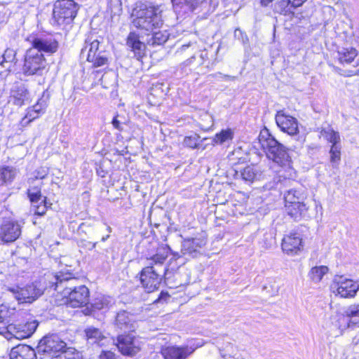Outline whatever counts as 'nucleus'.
I'll return each instance as SVG.
<instances>
[{
  "mask_svg": "<svg viewBox=\"0 0 359 359\" xmlns=\"http://www.w3.org/2000/svg\"><path fill=\"white\" fill-rule=\"evenodd\" d=\"M162 10L158 5L142 4L133 11L134 27L145 32H153L163 25Z\"/></svg>",
  "mask_w": 359,
  "mask_h": 359,
  "instance_id": "obj_1",
  "label": "nucleus"
},
{
  "mask_svg": "<svg viewBox=\"0 0 359 359\" xmlns=\"http://www.w3.org/2000/svg\"><path fill=\"white\" fill-rule=\"evenodd\" d=\"M259 140L268 158L283 168H291L292 159L287 149L283 144L276 140L268 130L260 133Z\"/></svg>",
  "mask_w": 359,
  "mask_h": 359,
  "instance_id": "obj_2",
  "label": "nucleus"
},
{
  "mask_svg": "<svg viewBox=\"0 0 359 359\" xmlns=\"http://www.w3.org/2000/svg\"><path fill=\"white\" fill-rule=\"evenodd\" d=\"M79 5L73 0H58L53 11V23L65 27L72 23L77 15Z\"/></svg>",
  "mask_w": 359,
  "mask_h": 359,
  "instance_id": "obj_3",
  "label": "nucleus"
},
{
  "mask_svg": "<svg viewBox=\"0 0 359 359\" xmlns=\"http://www.w3.org/2000/svg\"><path fill=\"white\" fill-rule=\"evenodd\" d=\"M44 283L48 282V287L53 289L66 297L69 291H73L79 287L77 283L79 279L72 276L70 273L60 272L55 275L53 273L46 274L43 278Z\"/></svg>",
  "mask_w": 359,
  "mask_h": 359,
  "instance_id": "obj_4",
  "label": "nucleus"
},
{
  "mask_svg": "<svg viewBox=\"0 0 359 359\" xmlns=\"http://www.w3.org/2000/svg\"><path fill=\"white\" fill-rule=\"evenodd\" d=\"M48 287V283L44 287L40 282H34L30 285H27L23 287L18 285L8 287V291L11 292L14 298L19 303H32L38 299L45 290Z\"/></svg>",
  "mask_w": 359,
  "mask_h": 359,
  "instance_id": "obj_5",
  "label": "nucleus"
},
{
  "mask_svg": "<svg viewBox=\"0 0 359 359\" xmlns=\"http://www.w3.org/2000/svg\"><path fill=\"white\" fill-rule=\"evenodd\" d=\"M3 316L0 315V325H4ZM39 325L38 322L36 320L31 321H26L25 323H10L6 326H1L0 329H4L5 331H0L1 334H6V337L12 338L14 337L18 339H23L31 337L33 333L36 331Z\"/></svg>",
  "mask_w": 359,
  "mask_h": 359,
  "instance_id": "obj_6",
  "label": "nucleus"
},
{
  "mask_svg": "<svg viewBox=\"0 0 359 359\" xmlns=\"http://www.w3.org/2000/svg\"><path fill=\"white\" fill-rule=\"evenodd\" d=\"M168 270L167 267L159 270L153 266L152 263H149V266L144 267L139 273L142 287L147 292H151L157 290Z\"/></svg>",
  "mask_w": 359,
  "mask_h": 359,
  "instance_id": "obj_7",
  "label": "nucleus"
},
{
  "mask_svg": "<svg viewBox=\"0 0 359 359\" xmlns=\"http://www.w3.org/2000/svg\"><path fill=\"white\" fill-rule=\"evenodd\" d=\"M46 67V60L41 53L29 48L25 53L22 72L26 76L42 75Z\"/></svg>",
  "mask_w": 359,
  "mask_h": 359,
  "instance_id": "obj_8",
  "label": "nucleus"
},
{
  "mask_svg": "<svg viewBox=\"0 0 359 359\" xmlns=\"http://www.w3.org/2000/svg\"><path fill=\"white\" fill-rule=\"evenodd\" d=\"M330 287L335 295L341 298H353L359 290V283L337 275L334 276Z\"/></svg>",
  "mask_w": 359,
  "mask_h": 359,
  "instance_id": "obj_9",
  "label": "nucleus"
},
{
  "mask_svg": "<svg viewBox=\"0 0 359 359\" xmlns=\"http://www.w3.org/2000/svg\"><path fill=\"white\" fill-rule=\"evenodd\" d=\"M66 346L67 344L57 334H52L43 337L37 348L39 353L47 354L52 359L53 356L67 351Z\"/></svg>",
  "mask_w": 359,
  "mask_h": 359,
  "instance_id": "obj_10",
  "label": "nucleus"
},
{
  "mask_svg": "<svg viewBox=\"0 0 359 359\" xmlns=\"http://www.w3.org/2000/svg\"><path fill=\"white\" fill-rule=\"evenodd\" d=\"M116 345L123 355L128 356L136 355L141 349V342L134 332H123L118 334Z\"/></svg>",
  "mask_w": 359,
  "mask_h": 359,
  "instance_id": "obj_11",
  "label": "nucleus"
},
{
  "mask_svg": "<svg viewBox=\"0 0 359 359\" xmlns=\"http://www.w3.org/2000/svg\"><path fill=\"white\" fill-rule=\"evenodd\" d=\"M28 40L32 44L31 48H34L43 54L52 55L56 53L59 48L58 41L50 34L34 36Z\"/></svg>",
  "mask_w": 359,
  "mask_h": 359,
  "instance_id": "obj_12",
  "label": "nucleus"
},
{
  "mask_svg": "<svg viewBox=\"0 0 359 359\" xmlns=\"http://www.w3.org/2000/svg\"><path fill=\"white\" fill-rule=\"evenodd\" d=\"M22 225L18 221H4L0 224V245L9 244L20 238Z\"/></svg>",
  "mask_w": 359,
  "mask_h": 359,
  "instance_id": "obj_13",
  "label": "nucleus"
},
{
  "mask_svg": "<svg viewBox=\"0 0 359 359\" xmlns=\"http://www.w3.org/2000/svg\"><path fill=\"white\" fill-rule=\"evenodd\" d=\"M207 241L204 236L184 238L182 243L181 254L196 257L201 255V250L206 245Z\"/></svg>",
  "mask_w": 359,
  "mask_h": 359,
  "instance_id": "obj_14",
  "label": "nucleus"
},
{
  "mask_svg": "<svg viewBox=\"0 0 359 359\" xmlns=\"http://www.w3.org/2000/svg\"><path fill=\"white\" fill-rule=\"evenodd\" d=\"M65 297L67 304L72 308L84 306L89 302V290L85 285H79L75 290L69 291Z\"/></svg>",
  "mask_w": 359,
  "mask_h": 359,
  "instance_id": "obj_15",
  "label": "nucleus"
},
{
  "mask_svg": "<svg viewBox=\"0 0 359 359\" xmlns=\"http://www.w3.org/2000/svg\"><path fill=\"white\" fill-rule=\"evenodd\" d=\"M276 122L280 130L290 135L298 133L297 120L289 115H287L283 110L278 111L276 114Z\"/></svg>",
  "mask_w": 359,
  "mask_h": 359,
  "instance_id": "obj_16",
  "label": "nucleus"
},
{
  "mask_svg": "<svg viewBox=\"0 0 359 359\" xmlns=\"http://www.w3.org/2000/svg\"><path fill=\"white\" fill-rule=\"evenodd\" d=\"M115 327L123 332H135L137 324L133 314L121 310L116 316Z\"/></svg>",
  "mask_w": 359,
  "mask_h": 359,
  "instance_id": "obj_17",
  "label": "nucleus"
},
{
  "mask_svg": "<svg viewBox=\"0 0 359 359\" xmlns=\"http://www.w3.org/2000/svg\"><path fill=\"white\" fill-rule=\"evenodd\" d=\"M11 98L13 104L22 107L30 101V93L27 86L21 82H16L11 89Z\"/></svg>",
  "mask_w": 359,
  "mask_h": 359,
  "instance_id": "obj_18",
  "label": "nucleus"
},
{
  "mask_svg": "<svg viewBox=\"0 0 359 359\" xmlns=\"http://www.w3.org/2000/svg\"><path fill=\"white\" fill-rule=\"evenodd\" d=\"M16 50L8 48L4 54L0 56V75H8L11 72L15 70L18 63Z\"/></svg>",
  "mask_w": 359,
  "mask_h": 359,
  "instance_id": "obj_19",
  "label": "nucleus"
},
{
  "mask_svg": "<svg viewBox=\"0 0 359 359\" xmlns=\"http://www.w3.org/2000/svg\"><path fill=\"white\" fill-rule=\"evenodd\" d=\"M262 175V172L257 166L250 165L240 170H235L233 176L236 180H241L245 183L252 184L259 180Z\"/></svg>",
  "mask_w": 359,
  "mask_h": 359,
  "instance_id": "obj_20",
  "label": "nucleus"
},
{
  "mask_svg": "<svg viewBox=\"0 0 359 359\" xmlns=\"http://www.w3.org/2000/svg\"><path fill=\"white\" fill-rule=\"evenodd\" d=\"M270 3H272L271 8L273 12L280 15L294 13V9L296 8L291 0H261V4L264 6H268Z\"/></svg>",
  "mask_w": 359,
  "mask_h": 359,
  "instance_id": "obj_21",
  "label": "nucleus"
},
{
  "mask_svg": "<svg viewBox=\"0 0 359 359\" xmlns=\"http://www.w3.org/2000/svg\"><path fill=\"white\" fill-rule=\"evenodd\" d=\"M287 214L294 221H299L302 218H309V207L305 202H297L291 205H285Z\"/></svg>",
  "mask_w": 359,
  "mask_h": 359,
  "instance_id": "obj_22",
  "label": "nucleus"
},
{
  "mask_svg": "<svg viewBox=\"0 0 359 359\" xmlns=\"http://www.w3.org/2000/svg\"><path fill=\"white\" fill-rule=\"evenodd\" d=\"M126 45L128 48L134 53L137 59L141 58L144 55L146 46L140 40L139 34L135 32H130L127 37Z\"/></svg>",
  "mask_w": 359,
  "mask_h": 359,
  "instance_id": "obj_23",
  "label": "nucleus"
},
{
  "mask_svg": "<svg viewBox=\"0 0 359 359\" xmlns=\"http://www.w3.org/2000/svg\"><path fill=\"white\" fill-rule=\"evenodd\" d=\"M302 248V238L297 233L285 236L282 241V249L288 255L297 254Z\"/></svg>",
  "mask_w": 359,
  "mask_h": 359,
  "instance_id": "obj_24",
  "label": "nucleus"
},
{
  "mask_svg": "<svg viewBox=\"0 0 359 359\" xmlns=\"http://www.w3.org/2000/svg\"><path fill=\"white\" fill-rule=\"evenodd\" d=\"M194 350L188 346H168L161 351L165 359H186Z\"/></svg>",
  "mask_w": 359,
  "mask_h": 359,
  "instance_id": "obj_25",
  "label": "nucleus"
},
{
  "mask_svg": "<svg viewBox=\"0 0 359 359\" xmlns=\"http://www.w3.org/2000/svg\"><path fill=\"white\" fill-rule=\"evenodd\" d=\"M9 356L10 359H36L35 350L26 344H19L13 347Z\"/></svg>",
  "mask_w": 359,
  "mask_h": 359,
  "instance_id": "obj_26",
  "label": "nucleus"
},
{
  "mask_svg": "<svg viewBox=\"0 0 359 359\" xmlns=\"http://www.w3.org/2000/svg\"><path fill=\"white\" fill-rule=\"evenodd\" d=\"M84 332L86 341L89 344H97L101 346L104 345L107 341V337L99 328L88 326L85 329Z\"/></svg>",
  "mask_w": 359,
  "mask_h": 359,
  "instance_id": "obj_27",
  "label": "nucleus"
},
{
  "mask_svg": "<svg viewBox=\"0 0 359 359\" xmlns=\"http://www.w3.org/2000/svg\"><path fill=\"white\" fill-rule=\"evenodd\" d=\"M169 250H170V247L168 245H165L158 248L156 253L147 259L150 261L149 263H152L153 266L156 268L162 270L165 268H163L162 266L168 256Z\"/></svg>",
  "mask_w": 359,
  "mask_h": 359,
  "instance_id": "obj_28",
  "label": "nucleus"
},
{
  "mask_svg": "<svg viewBox=\"0 0 359 359\" xmlns=\"http://www.w3.org/2000/svg\"><path fill=\"white\" fill-rule=\"evenodd\" d=\"M18 173L15 168L9 165L0 167V186H7L13 182Z\"/></svg>",
  "mask_w": 359,
  "mask_h": 359,
  "instance_id": "obj_29",
  "label": "nucleus"
},
{
  "mask_svg": "<svg viewBox=\"0 0 359 359\" xmlns=\"http://www.w3.org/2000/svg\"><path fill=\"white\" fill-rule=\"evenodd\" d=\"M176 12L187 13L194 11L198 5L197 0H171Z\"/></svg>",
  "mask_w": 359,
  "mask_h": 359,
  "instance_id": "obj_30",
  "label": "nucleus"
},
{
  "mask_svg": "<svg viewBox=\"0 0 359 359\" xmlns=\"http://www.w3.org/2000/svg\"><path fill=\"white\" fill-rule=\"evenodd\" d=\"M358 55V51L354 48H342L337 51L339 62L342 65H348L354 62Z\"/></svg>",
  "mask_w": 359,
  "mask_h": 359,
  "instance_id": "obj_31",
  "label": "nucleus"
},
{
  "mask_svg": "<svg viewBox=\"0 0 359 359\" xmlns=\"http://www.w3.org/2000/svg\"><path fill=\"white\" fill-rule=\"evenodd\" d=\"M344 316L348 318L347 327H352L359 324V304H351L344 311Z\"/></svg>",
  "mask_w": 359,
  "mask_h": 359,
  "instance_id": "obj_32",
  "label": "nucleus"
},
{
  "mask_svg": "<svg viewBox=\"0 0 359 359\" xmlns=\"http://www.w3.org/2000/svg\"><path fill=\"white\" fill-rule=\"evenodd\" d=\"M151 36L147 39V44L152 46L164 44L169 39V33L166 30L151 32Z\"/></svg>",
  "mask_w": 359,
  "mask_h": 359,
  "instance_id": "obj_33",
  "label": "nucleus"
},
{
  "mask_svg": "<svg viewBox=\"0 0 359 359\" xmlns=\"http://www.w3.org/2000/svg\"><path fill=\"white\" fill-rule=\"evenodd\" d=\"M100 42L97 40H93L91 42L86 41L84 47L81 49V54L83 57L86 55L87 60L93 59L95 54L100 50Z\"/></svg>",
  "mask_w": 359,
  "mask_h": 359,
  "instance_id": "obj_34",
  "label": "nucleus"
},
{
  "mask_svg": "<svg viewBox=\"0 0 359 359\" xmlns=\"http://www.w3.org/2000/svg\"><path fill=\"white\" fill-rule=\"evenodd\" d=\"M284 199L285 205H293L297 202H304L305 196L300 191L290 189L284 194Z\"/></svg>",
  "mask_w": 359,
  "mask_h": 359,
  "instance_id": "obj_35",
  "label": "nucleus"
},
{
  "mask_svg": "<svg viewBox=\"0 0 359 359\" xmlns=\"http://www.w3.org/2000/svg\"><path fill=\"white\" fill-rule=\"evenodd\" d=\"M328 272V268L325 266L313 267L309 272L310 278L316 283L320 282L323 276Z\"/></svg>",
  "mask_w": 359,
  "mask_h": 359,
  "instance_id": "obj_36",
  "label": "nucleus"
},
{
  "mask_svg": "<svg viewBox=\"0 0 359 359\" xmlns=\"http://www.w3.org/2000/svg\"><path fill=\"white\" fill-rule=\"evenodd\" d=\"M41 191V186L32 187L27 189V195L32 204L39 203L44 198Z\"/></svg>",
  "mask_w": 359,
  "mask_h": 359,
  "instance_id": "obj_37",
  "label": "nucleus"
},
{
  "mask_svg": "<svg viewBox=\"0 0 359 359\" xmlns=\"http://www.w3.org/2000/svg\"><path fill=\"white\" fill-rule=\"evenodd\" d=\"M321 133L328 142L332 143V145L340 144L339 134L338 132L334 131L332 128L323 129Z\"/></svg>",
  "mask_w": 359,
  "mask_h": 359,
  "instance_id": "obj_38",
  "label": "nucleus"
},
{
  "mask_svg": "<svg viewBox=\"0 0 359 359\" xmlns=\"http://www.w3.org/2000/svg\"><path fill=\"white\" fill-rule=\"evenodd\" d=\"M233 134L230 129L222 130L220 133H217L213 139L215 144H222L229 140L233 139Z\"/></svg>",
  "mask_w": 359,
  "mask_h": 359,
  "instance_id": "obj_39",
  "label": "nucleus"
},
{
  "mask_svg": "<svg viewBox=\"0 0 359 359\" xmlns=\"http://www.w3.org/2000/svg\"><path fill=\"white\" fill-rule=\"evenodd\" d=\"M32 205V210L34 212V214L38 216H43L49 206H48L47 203V197L44 196V198L39 201V203H34Z\"/></svg>",
  "mask_w": 359,
  "mask_h": 359,
  "instance_id": "obj_40",
  "label": "nucleus"
},
{
  "mask_svg": "<svg viewBox=\"0 0 359 359\" xmlns=\"http://www.w3.org/2000/svg\"><path fill=\"white\" fill-rule=\"evenodd\" d=\"M341 145L340 144H334L332 145L330 154V162L332 163L333 166L335 164H339L341 160Z\"/></svg>",
  "mask_w": 359,
  "mask_h": 359,
  "instance_id": "obj_41",
  "label": "nucleus"
},
{
  "mask_svg": "<svg viewBox=\"0 0 359 359\" xmlns=\"http://www.w3.org/2000/svg\"><path fill=\"white\" fill-rule=\"evenodd\" d=\"M110 304L111 299L109 297L101 296L94 300L92 306L95 309L102 310L107 308Z\"/></svg>",
  "mask_w": 359,
  "mask_h": 359,
  "instance_id": "obj_42",
  "label": "nucleus"
},
{
  "mask_svg": "<svg viewBox=\"0 0 359 359\" xmlns=\"http://www.w3.org/2000/svg\"><path fill=\"white\" fill-rule=\"evenodd\" d=\"M109 60V53L107 51H103L100 56L98 57H93V59H90L88 61L93 63V65L95 67H98L107 65Z\"/></svg>",
  "mask_w": 359,
  "mask_h": 359,
  "instance_id": "obj_43",
  "label": "nucleus"
},
{
  "mask_svg": "<svg viewBox=\"0 0 359 359\" xmlns=\"http://www.w3.org/2000/svg\"><path fill=\"white\" fill-rule=\"evenodd\" d=\"M200 136L197 134H194L190 136H187L184 139V144L189 148L195 149L200 147L198 142Z\"/></svg>",
  "mask_w": 359,
  "mask_h": 359,
  "instance_id": "obj_44",
  "label": "nucleus"
},
{
  "mask_svg": "<svg viewBox=\"0 0 359 359\" xmlns=\"http://www.w3.org/2000/svg\"><path fill=\"white\" fill-rule=\"evenodd\" d=\"M208 78H209V80H211L212 79H215L217 81H233L236 79L235 76H230L228 74H223L221 72H217L215 74H210V75H208Z\"/></svg>",
  "mask_w": 359,
  "mask_h": 359,
  "instance_id": "obj_45",
  "label": "nucleus"
},
{
  "mask_svg": "<svg viewBox=\"0 0 359 359\" xmlns=\"http://www.w3.org/2000/svg\"><path fill=\"white\" fill-rule=\"evenodd\" d=\"M43 111V109H42L41 106H40V104L36 103V104H34L32 107V109L27 112L26 117L29 118V120L34 119V118H37L39 116V114Z\"/></svg>",
  "mask_w": 359,
  "mask_h": 359,
  "instance_id": "obj_46",
  "label": "nucleus"
},
{
  "mask_svg": "<svg viewBox=\"0 0 359 359\" xmlns=\"http://www.w3.org/2000/svg\"><path fill=\"white\" fill-rule=\"evenodd\" d=\"M97 242H91L89 241H87L86 239H81L78 241V246L79 248L88 250H93L94 248H95L97 245Z\"/></svg>",
  "mask_w": 359,
  "mask_h": 359,
  "instance_id": "obj_47",
  "label": "nucleus"
},
{
  "mask_svg": "<svg viewBox=\"0 0 359 359\" xmlns=\"http://www.w3.org/2000/svg\"><path fill=\"white\" fill-rule=\"evenodd\" d=\"M358 62H356V65H353L354 69H344L341 70L339 74L345 77H351L353 76L359 75V68H358Z\"/></svg>",
  "mask_w": 359,
  "mask_h": 359,
  "instance_id": "obj_48",
  "label": "nucleus"
},
{
  "mask_svg": "<svg viewBox=\"0 0 359 359\" xmlns=\"http://www.w3.org/2000/svg\"><path fill=\"white\" fill-rule=\"evenodd\" d=\"M48 175V170L44 168H41L39 170L36 171V179H41L43 180L46 178V177Z\"/></svg>",
  "mask_w": 359,
  "mask_h": 359,
  "instance_id": "obj_49",
  "label": "nucleus"
},
{
  "mask_svg": "<svg viewBox=\"0 0 359 359\" xmlns=\"http://www.w3.org/2000/svg\"><path fill=\"white\" fill-rule=\"evenodd\" d=\"M100 359H116L115 354L109 351H102L99 357Z\"/></svg>",
  "mask_w": 359,
  "mask_h": 359,
  "instance_id": "obj_50",
  "label": "nucleus"
},
{
  "mask_svg": "<svg viewBox=\"0 0 359 359\" xmlns=\"http://www.w3.org/2000/svg\"><path fill=\"white\" fill-rule=\"evenodd\" d=\"M111 123L116 129L120 131L123 130L122 126L123 122L118 119V116H116L113 118Z\"/></svg>",
  "mask_w": 359,
  "mask_h": 359,
  "instance_id": "obj_51",
  "label": "nucleus"
},
{
  "mask_svg": "<svg viewBox=\"0 0 359 359\" xmlns=\"http://www.w3.org/2000/svg\"><path fill=\"white\" fill-rule=\"evenodd\" d=\"M234 35L236 37H238L239 35H241L242 42L243 43H247L248 42V36L243 33V32L240 29H236L234 32Z\"/></svg>",
  "mask_w": 359,
  "mask_h": 359,
  "instance_id": "obj_52",
  "label": "nucleus"
},
{
  "mask_svg": "<svg viewBox=\"0 0 359 359\" xmlns=\"http://www.w3.org/2000/svg\"><path fill=\"white\" fill-rule=\"evenodd\" d=\"M191 47L190 43L182 45L180 48L176 51V54L178 55H182L186 53L189 48Z\"/></svg>",
  "mask_w": 359,
  "mask_h": 359,
  "instance_id": "obj_53",
  "label": "nucleus"
},
{
  "mask_svg": "<svg viewBox=\"0 0 359 359\" xmlns=\"http://www.w3.org/2000/svg\"><path fill=\"white\" fill-rule=\"evenodd\" d=\"M67 351H65V353H62L60 354L56 355L55 356H53L52 359H75L74 358H67Z\"/></svg>",
  "mask_w": 359,
  "mask_h": 359,
  "instance_id": "obj_54",
  "label": "nucleus"
},
{
  "mask_svg": "<svg viewBox=\"0 0 359 359\" xmlns=\"http://www.w3.org/2000/svg\"><path fill=\"white\" fill-rule=\"evenodd\" d=\"M208 53L206 51H202L200 54V60L198 62L199 65H202L205 60V59L207 57Z\"/></svg>",
  "mask_w": 359,
  "mask_h": 359,
  "instance_id": "obj_55",
  "label": "nucleus"
},
{
  "mask_svg": "<svg viewBox=\"0 0 359 359\" xmlns=\"http://www.w3.org/2000/svg\"><path fill=\"white\" fill-rule=\"evenodd\" d=\"M169 253H170L172 255V259H177L181 257V255L178 252L173 251L171 248L170 250H169Z\"/></svg>",
  "mask_w": 359,
  "mask_h": 359,
  "instance_id": "obj_56",
  "label": "nucleus"
},
{
  "mask_svg": "<svg viewBox=\"0 0 359 359\" xmlns=\"http://www.w3.org/2000/svg\"><path fill=\"white\" fill-rule=\"evenodd\" d=\"M37 103L41 106L42 109L44 110L46 107H47V102L46 100H43V98H41L38 100Z\"/></svg>",
  "mask_w": 359,
  "mask_h": 359,
  "instance_id": "obj_57",
  "label": "nucleus"
},
{
  "mask_svg": "<svg viewBox=\"0 0 359 359\" xmlns=\"http://www.w3.org/2000/svg\"><path fill=\"white\" fill-rule=\"evenodd\" d=\"M170 297L169 294L167 292H161L159 297L157 299V302H161L163 299H166Z\"/></svg>",
  "mask_w": 359,
  "mask_h": 359,
  "instance_id": "obj_58",
  "label": "nucleus"
},
{
  "mask_svg": "<svg viewBox=\"0 0 359 359\" xmlns=\"http://www.w3.org/2000/svg\"><path fill=\"white\" fill-rule=\"evenodd\" d=\"M195 58H196V57L194 55L191 56V57H189L188 60H187L184 62L185 65H187V66L190 65L192 62V60H194Z\"/></svg>",
  "mask_w": 359,
  "mask_h": 359,
  "instance_id": "obj_59",
  "label": "nucleus"
},
{
  "mask_svg": "<svg viewBox=\"0 0 359 359\" xmlns=\"http://www.w3.org/2000/svg\"><path fill=\"white\" fill-rule=\"evenodd\" d=\"M104 50H99L98 52H97L95 54V57H98L99 56H100V55L102 54V53H103Z\"/></svg>",
  "mask_w": 359,
  "mask_h": 359,
  "instance_id": "obj_60",
  "label": "nucleus"
},
{
  "mask_svg": "<svg viewBox=\"0 0 359 359\" xmlns=\"http://www.w3.org/2000/svg\"><path fill=\"white\" fill-rule=\"evenodd\" d=\"M109 238V235H107L106 236H102V238H101V241L102 242H104L106 241L108 238Z\"/></svg>",
  "mask_w": 359,
  "mask_h": 359,
  "instance_id": "obj_61",
  "label": "nucleus"
},
{
  "mask_svg": "<svg viewBox=\"0 0 359 359\" xmlns=\"http://www.w3.org/2000/svg\"><path fill=\"white\" fill-rule=\"evenodd\" d=\"M107 230L109 233H111V228L109 226H107Z\"/></svg>",
  "mask_w": 359,
  "mask_h": 359,
  "instance_id": "obj_62",
  "label": "nucleus"
},
{
  "mask_svg": "<svg viewBox=\"0 0 359 359\" xmlns=\"http://www.w3.org/2000/svg\"><path fill=\"white\" fill-rule=\"evenodd\" d=\"M267 288H268V287H267L266 285H264V286L263 287V290H267Z\"/></svg>",
  "mask_w": 359,
  "mask_h": 359,
  "instance_id": "obj_63",
  "label": "nucleus"
},
{
  "mask_svg": "<svg viewBox=\"0 0 359 359\" xmlns=\"http://www.w3.org/2000/svg\"><path fill=\"white\" fill-rule=\"evenodd\" d=\"M274 292H277V290H273V292H272V293H271V295H272Z\"/></svg>",
  "mask_w": 359,
  "mask_h": 359,
  "instance_id": "obj_64",
  "label": "nucleus"
}]
</instances>
